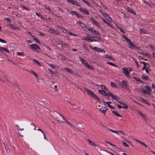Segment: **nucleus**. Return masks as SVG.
Here are the masks:
<instances>
[{"instance_id":"obj_1","label":"nucleus","mask_w":155,"mask_h":155,"mask_svg":"<svg viewBox=\"0 0 155 155\" xmlns=\"http://www.w3.org/2000/svg\"><path fill=\"white\" fill-rule=\"evenodd\" d=\"M127 82L125 80H123L122 81V83L120 86L123 88L128 91H130V90L127 85Z\"/></svg>"},{"instance_id":"obj_2","label":"nucleus","mask_w":155,"mask_h":155,"mask_svg":"<svg viewBox=\"0 0 155 155\" xmlns=\"http://www.w3.org/2000/svg\"><path fill=\"white\" fill-rule=\"evenodd\" d=\"M90 21L91 23L94 24L96 26L100 28H101L99 22L95 20L94 18H91L90 19Z\"/></svg>"},{"instance_id":"obj_3","label":"nucleus","mask_w":155,"mask_h":155,"mask_svg":"<svg viewBox=\"0 0 155 155\" xmlns=\"http://www.w3.org/2000/svg\"><path fill=\"white\" fill-rule=\"evenodd\" d=\"M56 119L58 121L61 122H64V120L65 118H64L61 114H58V115L56 117Z\"/></svg>"},{"instance_id":"obj_4","label":"nucleus","mask_w":155,"mask_h":155,"mask_svg":"<svg viewBox=\"0 0 155 155\" xmlns=\"http://www.w3.org/2000/svg\"><path fill=\"white\" fill-rule=\"evenodd\" d=\"M48 32L54 35H57L59 34V32L57 30H54L53 28H50L49 30L48 31Z\"/></svg>"},{"instance_id":"obj_5","label":"nucleus","mask_w":155,"mask_h":155,"mask_svg":"<svg viewBox=\"0 0 155 155\" xmlns=\"http://www.w3.org/2000/svg\"><path fill=\"white\" fill-rule=\"evenodd\" d=\"M30 47L31 50H34L35 51L37 49H40V47L35 44H33L31 45Z\"/></svg>"},{"instance_id":"obj_6","label":"nucleus","mask_w":155,"mask_h":155,"mask_svg":"<svg viewBox=\"0 0 155 155\" xmlns=\"http://www.w3.org/2000/svg\"><path fill=\"white\" fill-rule=\"evenodd\" d=\"M79 10L85 15H87L89 14L88 11L85 8H79Z\"/></svg>"},{"instance_id":"obj_7","label":"nucleus","mask_w":155,"mask_h":155,"mask_svg":"<svg viewBox=\"0 0 155 155\" xmlns=\"http://www.w3.org/2000/svg\"><path fill=\"white\" fill-rule=\"evenodd\" d=\"M138 100L139 101H140L141 102H143V103H144L145 104H147V105H148L149 106H151L150 104L149 103H148V101H146V100H145V99H144L140 97V98H139Z\"/></svg>"},{"instance_id":"obj_8","label":"nucleus","mask_w":155,"mask_h":155,"mask_svg":"<svg viewBox=\"0 0 155 155\" xmlns=\"http://www.w3.org/2000/svg\"><path fill=\"white\" fill-rule=\"evenodd\" d=\"M123 73L125 74L128 77H129V75L128 74L129 72L128 71L127 68L126 67H124L123 68Z\"/></svg>"},{"instance_id":"obj_9","label":"nucleus","mask_w":155,"mask_h":155,"mask_svg":"<svg viewBox=\"0 0 155 155\" xmlns=\"http://www.w3.org/2000/svg\"><path fill=\"white\" fill-rule=\"evenodd\" d=\"M98 91L99 93L103 95L106 96L107 95V93L106 92L103 91V90H98Z\"/></svg>"},{"instance_id":"obj_10","label":"nucleus","mask_w":155,"mask_h":155,"mask_svg":"<svg viewBox=\"0 0 155 155\" xmlns=\"http://www.w3.org/2000/svg\"><path fill=\"white\" fill-rule=\"evenodd\" d=\"M0 51L2 52H3L4 51H5L8 53L10 52L8 49L1 47H0Z\"/></svg>"},{"instance_id":"obj_11","label":"nucleus","mask_w":155,"mask_h":155,"mask_svg":"<svg viewBox=\"0 0 155 155\" xmlns=\"http://www.w3.org/2000/svg\"><path fill=\"white\" fill-rule=\"evenodd\" d=\"M128 45L129 48L132 49H133L135 47L134 44L132 41L129 43Z\"/></svg>"},{"instance_id":"obj_12","label":"nucleus","mask_w":155,"mask_h":155,"mask_svg":"<svg viewBox=\"0 0 155 155\" xmlns=\"http://www.w3.org/2000/svg\"><path fill=\"white\" fill-rule=\"evenodd\" d=\"M112 98L114 100L116 101L119 103L120 101V98L117 96L114 95V96H113V97H112Z\"/></svg>"},{"instance_id":"obj_13","label":"nucleus","mask_w":155,"mask_h":155,"mask_svg":"<svg viewBox=\"0 0 155 155\" xmlns=\"http://www.w3.org/2000/svg\"><path fill=\"white\" fill-rule=\"evenodd\" d=\"M28 72L30 73L31 75L35 76L36 78L38 77V76L37 74L34 71L29 70L28 71Z\"/></svg>"},{"instance_id":"obj_14","label":"nucleus","mask_w":155,"mask_h":155,"mask_svg":"<svg viewBox=\"0 0 155 155\" xmlns=\"http://www.w3.org/2000/svg\"><path fill=\"white\" fill-rule=\"evenodd\" d=\"M84 65H85V67L86 68H87L90 69H93L94 68L92 67V66H91L88 64L87 63H84Z\"/></svg>"},{"instance_id":"obj_15","label":"nucleus","mask_w":155,"mask_h":155,"mask_svg":"<svg viewBox=\"0 0 155 155\" xmlns=\"http://www.w3.org/2000/svg\"><path fill=\"white\" fill-rule=\"evenodd\" d=\"M87 141L89 142V143L90 145L94 146H97V145L93 141L89 139H87Z\"/></svg>"},{"instance_id":"obj_16","label":"nucleus","mask_w":155,"mask_h":155,"mask_svg":"<svg viewBox=\"0 0 155 155\" xmlns=\"http://www.w3.org/2000/svg\"><path fill=\"white\" fill-rule=\"evenodd\" d=\"M107 110V108H106V109H103V108H101L100 109V111L104 115H106V111Z\"/></svg>"},{"instance_id":"obj_17","label":"nucleus","mask_w":155,"mask_h":155,"mask_svg":"<svg viewBox=\"0 0 155 155\" xmlns=\"http://www.w3.org/2000/svg\"><path fill=\"white\" fill-rule=\"evenodd\" d=\"M87 29L93 33H94L95 32H96V31L94 30L93 28L91 27H89L88 28H87Z\"/></svg>"},{"instance_id":"obj_18","label":"nucleus","mask_w":155,"mask_h":155,"mask_svg":"<svg viewBox=\"0 0 155 155\" xmlns=\"http://www.w3.org/2000/svg\"><path fill=\"white\" fill-rule=\"evenodd\" d=\"M91 96L97 100L98 101L99 100V98L94 93H93Z\"/></svg>"},{"instance_id":"obj_19","label":"nucleus","mask_w":155,"mask_h":155,"mask_svg":"<svg viewBox=\"0 0 155 155\" xmlns=\"http://www.w3.org/2000/svg\"><path fill=\"white\" fill-rule=\"evenodd\" d=\"M47 64L50 66L53 69H54L56 68V66L52 64H50L48 63H47Z\"/></svg>"},{"instance_id":"obj_20","label":"nucleus","mask_w":155,"mask_h":155,"mask_svg":"<svg viewBox=\"0 0 155 155\" xmlns=\"http://www.w3.org/2000/svg\"><path fill=\"white\" fill-rule=\"evenodd\" d=\"M10 83L13 86L16 87L18 89H19V87L17 84L16 83H15V82H10Z\"/></svg>"},{"instance_id":"obj_21","label":"nucleus","mask_w":155,"mask_h":155,"mask_svg":"<svg viewBox=\"0 0 155 155\" xmlns=\"http://www.w3.org/2000/svg\"><path fill=\"white\" fill-rule=\"evenodd\" d=\"M78 23L80 25L81 27L83 28L84 27V23L81 21H78Z\"/></svg>"},{"instance_id":"obj_22","label":"nucleus","mask_w":155,"mask_h":155,"mask_svg":"<svg viewBox=\"0 0 155 155\" xmlns=\"http://www.w3.org/2000/svg\"><path fill=\"white\" fill-rule=\"evenodd\" d=\"M17 54L18 55L23 56H24V53L23 52H18L17 53Z\"/></svg>"},{"instance_id":"obj_23","label":"nucleus","mask_w":155,"mask_h":155,"mask_svg":"<svg viewBox=\"0 0 155 155\" xmlns=\"http://www.w3.org/2000/svg\"><path fill=\"white\" fill-rule=\"evenodd\" d=\"M86 92L87 93L90 94L91 96L94 93L93 92L91 91L90 90L87 89L86 90Z\"/></svg>"},{"instance_id":"obj_24","label":"nucleus","mask_w":155,"mask_h":155,"mask_svg":"<svg viewBox=\"0 0 155 155\" xmlns=\"http://www.w3.org/2000/svg\"><path fill=\"white\" fill-rule=\"evenodd\" d=\"M127 11H128L129 12L131 13H132V14H135V13L133 11V10L132 9H131L130 8H127Z\"/></svg>"},{"instance_id":"obj_25","label":"nucleus","mask_w":155,"mask_h":155,"mask_svg":"<svg viewBox=\"0 0 155 155\" xmlns=\"http://www.w3.org/2000/svg\"><path fill=\"white\" fill-rule=\"evenodd\" d=\"M64 69L66 70L68 72H70L71 74L73 73V71L68 68H65Z\"/></svg>"},{"instance_id":"obj_26","label":"nucleus","mask_w":155,"mask_h":155,"mask_svg":"<svg viewBox=\"0 0 155 155\" xmlns=\"http://www.w3.org/2000/svg\"><path fill=\"white\" fill-rule=\"evenodd\" d=\"M112 113L113 114H115V115L117 117H122V116L120 115L119 114H118V113H117V112H116L114 111V110L112 111Z\"/></svg>"},{"instance_id":"obj_27","label":"nucleus","mask_w":155,"mask_h":155,"mask_svg":"<svg viewBox=\"0 0 155 155\" xmlns=\"http://www.w3.org/2000/svg\"><path fill=\"white\" fill-rule=\"evenodd\" d=\"M80 60L82 62L83 64L84 63H87L84 62L86 61V60H85L84 58H82L81 57H79Z\"/></svg>"},{"instance_id":"obj_28","label":"nucleus","mask_w":155,"mask_h":155,"mask_svg":"<svg viewBox=\"0 0 155 155\" xmlns=\"http://www.w3.org/2000/svg\"><path fill=\"white\" fill-rule=\"evenodd\" d=\"M149 47L153 51H155V46L153 45H149Z\"/></svg>"},{"instance_id":"obj_29","label":"nucleus","mask_w":155,"mask_h":155,"mask_svg":"<svg viewBox=\"0 0 155 155\" xmlns=\"http://www.w3.org/2000/svg\"><path fill=\"white\" fill-rule=\"evenodd\" d=\"M48 70L52 74H57V72H54L53 70L50 69V68L48 69Z\"/></svg>"},{"instance_id":"obj_30","label":"nucleus","mask_w":155,"mask_h":155,"mask_svg":"<svg viewBox=\"0 0 155 155\" xmlns=\"http://www.w3.org/2000/svg\"><path fill=\"white\" fill-rule=\"evenodd\" d=\"M60 42L61 43V44L62 45H64L66 47H68L69 46V45L68 44L65 43L63 41H61Z\"/></svg>"},{"instance_id":"obj_31","label":"nucleus","mask_w":155,"mask_h":155,"mask_svg":"<svg viewBox=\"0 0 155 155\" xmlns=\"http://www.w3.org/2000/svg\"><path fill=\"white\" fill-rule=\"evenodd\" d=\"M9 26L12 29H19L17 27H15V26L11 24L10 25H9Z\"/></svg>"},{"instance_id":"obj_32","label":"nucleus","mask_w":155,"mask_h":155,"mask_svg":"<svg viewBox=\"0 0 155 155\" xmlns=\"http://www.w3.org/2000/svg\"><path fill=\"white\" fill-rule=\"evenodd\" d=\"M145 87L147 88V89L149 91H151L152 90L151 88V87L147 85L146 86H145Z\"/></svg>"},{"instance_id":"obj_33","label":"nucleus","mask_w":155,"mask_h":155,"mask_svg":"<svg viewBox=\"0 0 155 155\" xmlns=\"http://www.w3.org/2000/svg\"><path fill=\"white\" fill-rule=\"evenodd\" d=\"M83 48L84 49L87 50V51H89V49L87 48V45L84 44H83Z\"/></svg>"},{"instance_id":"obj_34","label":"nucleus","mask_w":155,"mask_h":155,"mask_svg":"<svg viewBox=\"0 0 155 155\" xmlns=\"http://www.w3.org/2000/svg\"><path fill=\"white\" fill-rule=\"evenodd\" d=\"M91 37V36H86L85 38H82V39H84V40H85V41H88V40H89L90 38Z\"/></svg>"},{"instance_id":"obj_35","label":"nucleus","mask_w":155,"mask_h":155,"mask_svg":"<svg viewBox=\"0 0 155 155\" xmlns=\"http://www.w3.org/2000/svg\"><path fill=\"white\" fill-rule=\"evenodd\" d=\"M141 33L145 34L146 33V31L143 29L140 28Z\"/></svg>"},{"instance_id":"obj_36","label":"nucleus","mask_w":155,"mask_h":155,"mask_svg":"<svg viewBox=\"0 0 155 155\" xmlns=\"http://www.w3.org/2000/svg\"><path fill=\"white\" fill-rule=\"evenodd\" d=\"M72 4L75 5L76 6H80V4L78 2L75 1H74V3Z\"/></svg>"},{"instance_id":"obj_37","label":"nucleus","mask_w":155,"mask_h":155,"mask_svg":"<svg viewBox=\"0 0 155 155\" xmlns=\"http://www.w3.org/2000/svg\"><path fill=\"white\" fill-rule=\"evenodd\" d=\"M122 144L125 147H129V145L127 143L124 141L122 142Z\"/></svg>"},{"instance_id":"obj_38","label":"nucleus","mask_w":155,"mask_h":155,"mask_svg":"<svg viewBox=\"0 0 155 155\" xmlns=\"http://www.w3.org/2000/svg\"><path fill=\"white\" fill-rule=\"evenodd\" d=\"M33 61L37 64L39 65V66L41 65V63L38 61L36 60L35 59H34Z\"/></svg>"},{"instance_id":"obj_39","label":"nucleus","mask_w":155,"mask_h":155,"mask_svg":"<svg viewBox=\"0 0 155 155\" xmlns=\"http://www.w3.org/2000/svg\"><path fill=\"white\" fill-rule=\"evenodd\" d=\"M70 13L72 15H74L76 16L77 13L75 11H71L70 12Z\"/></svg>"},{"instance_id":"obj_40","label":"nucleus","mask_w":155,"mask_h":155,"mask_svg":"<svg viewBox=\"0 0 155 155\" xmlns=\"http://www.w3.org/2000/svg\"><path fill=\"white\" fill-rule=\"evenodd\" d=\"M65 31H63V32H64L65 33H68L70 35H72V33L70 31H67V30H65Z\"/></svg>"},{"instance_id":"obj_41","label":"nucleus","mask_w":155,"mask_h":155,"mask_svg":"<svg viewBox=\"0 0 155 155\" xmlns=\"http://www.w3.org/2000/svg\"><path fill=\"white\" fill-rule=\"evenodd\" d=\"M3 78H4V74L2 73V74L1 75V76H0V80L1 81H4V80L3 79Z\"/></svg>"},{"instance_id":"obj_42","label":"nucleus","mask_w":155,"mask_h":155,"mask_svg":"<svg viewBox=\"0 0 155 155\" xmlns=\"http://www.w3.org/2000/svg\"><path fill=\"white\" fill-rule=\"evenodd\" d=\"M107 63L113 66H114L115 67H117V66L115 64H113L111 62H108Z\"/></svg>"},{"instance_id":"obj_43","label":"nucleus","mask_w":155,"mask_h":155,"mask_svg":"<svg viewBox=\"0 0 155 155\" xmlns=\"http://www.w3.org/2000/svg\"><path fill=\"white\" fill-rule=\"evenodd\" d=\"M135 140L137 142L140 143L143 146H144V145L145 144V143H143V142H142L139 140H137V139H135Z\"/></svg>"},{"instance_id":"obj_44","label":"nucleus","mask_w":155,"mask_h":155,"mask_svg":"<svg viewBox=\"0 0 155 155\" xmlns=\"http://www.w3.org/2000/svg\"><path fill=\"white\" fill-rule=\"evenodd\" d=\"M111 86L112 87H116V85H115V84L113 82H111L110 83Z\"/></svg>"},{"instance_id":"obj_45","label":"nucleus","mask_w":155,"mask_h":155,"mask_svg":"<svg viewBox=\"0 0 155 155\" xmlns=\"http://www.w3.org/2000/svg\"><path fill=\"white\" fill-rule=\"evenodd\" d=\"M103 21H104V22L106 24H107V25H108L109 26H110L111 27H112V26L110 25V24L107 21H106L105 20H103Z\"/></svg>"},{"instance_id":"obj_46","label":"nucleus","mask_w":155,"mask_h":155,"mask_svg":"<svg viewBox=\"0 0 155 155\" xmlns=\"http://www.w3.org/2000/svg\"><path fill=\"white\" fill-rule=\"evenodd\" d=\"M31 125H32V128H33L34 130H35L36 128V127L35 124L33 123H32L31 124Z\"/></svg>"},{"instance_id":"obj_47","label":"nucleus","mask_w":155,"mask_h":155,"mask_svg":"<svg viewBox=\"0 0 155 155\" xmlns=\"http://www.w3.org/2000/svg\"><path fill=\"white\" fill-rule=\"evenodd\" d=\"M106 143H107L109 144L111 146H114L116 147H117L116 146H115V145H114L113 144L109 142H108L107 141H105Z\"/></svg>"},{"instance_id":"obj_48","label":"nucleus","mask_w":155,"mask_h":155,"mask_svg":"<svg viewBox=\"0 0 155 155\" xmlns=\"http://www.w3.org/2000/svg\"><path fill=\"white\" fill-rule=\"evenodd\" d=\"M106 143H107L109 144L111 146H114L116 147H117L116 146H115V145H114L113 144L109 142H108L107 141H105Z\"/></svg>"},{"instance_id":"obj_49","label":"nucleus","mask_w":155,"mask_h":155,"mask_svg":"<svg viewBox=\"0 0 155 155\" xmlns=\"http://www.w3.org/2000/svg\"><path fill=\"white\" fill-rule=\"evenodd\" d=\"M33 39L34 40H35L36 42H38V44H40V41H39V40L37 38H33Z\"/></svg>"},{"instance_id":"obj_50","label":"nucleus","mask_w":155,"mask_h":155,"mask_svg":"<svg viewBox=\"0 0 155 155\" xmlns=\"http://www.w3.org/2000/svg\"><path fill=\"white\" fill-rule=\"evenodd\" d=\"M98 86H101V88L104 89L106 90V91H107V89H106V87L105 86L103 85H98Z\"/></svg>"},{"instance_id":"obj_51","label":"nucleus","mask_w":155,"mask_h":155,"mask_svg":"<svg viewBox=\"0 0 155 155\" xmlns=\"http://www.w3.org/2000/svg\"><path fill=\"white\" fill-rule=\"evenodd\" d=\"M109 130H110L111 131L114 133H116L117 134H119V133H118L117 131L116 130H112L110 129H109Z\"/></svg>"},{"instance_id":"obj_52","label":"nucleus","mask_w":155,"mask_h":155,"mask_svg":"<svg viewBox=\"0 0 155 155\" xmlns=\"http://www.w3.org/2000/svg\"><path fill=\"white\" fill-rule=\"evenodd\" d=\"M109 130H110L111 131L114 133H116L117 134H119V133H118L117 131L116 130H112L110 129H109Z\"/></svg>"},{"instance_id":"obj_53","label":"nucleus","mask_w":155,"mask_h":155,"mask_svg":"<svg viewBox=\"0 0 155 155\" xmlns=\"http://www.w3.org/2000/svg\"><path fill=\"white\" fill-rule=\"evenodd\" d=\"M5 147L6 150V152L7 153H9L10 152V150L8 149V147L7 146H5Z\"/></svg>"},{"instance_id":"obj_54","label":"nucleus","mask_w":155,"mask_h":155,"mask_svg":"<svg viewBox=\"0 0 155 155\" xmlns=\"http://www.w3.org/2000/svg\"><path fill=\"white\" fill-rule=\"evenodd\" d=\"M139 114L140 116H141L144 119H145V117L142 113L140 112H139Z\"/></svg>"},{"instance_id":"obj_55","label":"nucleus","mask_w":155,"mask_h":155,"mask_svg":"<svg viewBox=\"0 0 155 155\" xmlns=\"http://www.w3.org/2000/svg\"><path fill=\"white\" fill-rule=\"evenodd\" d=\"M142 63L143 64L144 66H147V65H148V66H149V65L148 64H147V63L143 61L142 62Z\"/></svg>"},{"instance_id":"obj_56","label":"nucleus","mask_w":155,"mask_h":155,"mask_svg":"<svg viewBox=\"0 0 155 155\" xmlns=\"http://www.w3.org/2000/svg\"><path fill=\"white\" fill-rule=\"evenodd\" d=\"M119 29V30L121 32H122L123 33H125V31L124 29H122L120 27L118 28Z\"/></svg>"},{"instance_id":"obj_57","label":"nucleus","mask_w":155,"mask_h":155,"mask_svg":"<svg viewBox=\"0 0 155 155\" xmlns=\"http://www.w3.org/2000/svg\"><path fill=\"white\" fill-rule=\"evenodd\" d=\"M71 105L74 106V107L75 108H77L78 107V106L76 104H71Z\"/></svg>"},{"instance_id":"obj_58","label":"nucleus","mask_w":155,"mask_h":155,"mask_svg":"<svg viewBox=\"0 0 155 155\" xmlns=\"http://www.w3.org/2000/svg\"><path fill=\"white\" fill-rule=\"evenodd\" d=\"M141 55L143 56H147L148 55V54L147 53L144 52H142L141 53Z\"/></svg>"},{"instance_id":"obj_59","label":"nucleus","mask_w":155,"mask_h":155,"mask_svg":"<svg viewBox=\"0 0 155 155\" xmlns=\"http://www.w3.org/2000/svg\"><path fill=\"white\" fill-rule=\"evenodd\" d=\"M5 20L9 22H12L11 20L8 18H5Z\"/></svg>"},{"instance_id":"obj_60","label":"nucleus","mask_w":155,"mask_h":155,"mask_svg":"<svg viewBox=\"0 0 155 155\" xmlns=\"http://www.w3.org/2000/svg\"><path fill=\"white\" fill-rule=\"evenodd\" d=\"M142 92L145 94H150V92H148L146 90H143L142 91Z\"/></svg>"},{"instance_id":"obj_61","label":"nucleus","mask_w":155,"mask_h":155,"mask_svg":"<svg viewBox=\"0 0 155 155\" xmlns=\"http://www.w3.org/2000/svg\"><path fill=\"white\" fill-rule=\"evenodd\" d=\"M0 42H1L2 43H6V42L4 40H3L2 39L0 38Z\"/></svg>"},{"instance_id":"obj_62","label":"nucleus","mask_w":155,"mask_h":155,"mask_svg":"<svg viewBox=\"0 0 155 155\" xmlns=\"http://www.w3.org/2000/svg\"><path fill=\"white\" fill-rule=\"evenodd\" d=\"M45 8L46 9L48 10L49 11H50V8L48 6H47L46 5H45Z\"/></svg>"},{"instance_id":"obj_63","label":"nucleus","mask_w":155,"mask_h":155,"mask_svg":"<svg viewBox=\"0 0 155 155\" xmlns=\"http://www.w3.org/2000/svg\"><path fill=\"white\" fill-rule=\"evenodd\" d=\"M106 56V58L110 59L112 58V57L110 56V55H108L107 54L105 55Z\"/></svg>"},{"instance_id":"obj_64","label":"nucleus","mask_w":155,"mask_h":155,"mask_svg":"<svg viewBox=\"0 0 155 155\" xmlns=\"http://www.w3.org/2000/svg\"><path fill=\"white\" fill-rule=\"evenodd\" d=\"M44 46H45L48 49H49V50H51V48H50V47L48 46H46V45H45L44 44Z\"/></svg>"}]
</instances>
